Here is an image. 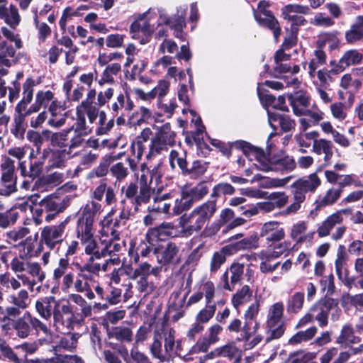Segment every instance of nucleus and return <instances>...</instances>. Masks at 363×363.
Masks as SVG:
<instances>
[{"instance_id":"obj_22","label":"nucleus","mask_w":363,"mask_h":363,"mask_svg":"<svg viewBox=\"0 0 363 363\" xmlns=\"http://www.w3.org/2000/svg\"><path fill=\"white\" fill-rule=\"evenodd\" d=\"M296 166L295 160L291 157L286 156L274 161L269 160L267 163L261 164L260 167L261 171L280 172L284 174L291 172L295 169Z\"/></svg>"},{"instance_id":"obj_40","label":"nucleus","mask_w":363,"mask_h":363,"mask_svg":"<svg viewBox=\"0 0 363 363\" xmlns=\"http://www.w3.org/2000/svg\"><path fill=\"white\" fill-rule=\"evenodd\" d=\"M121 70L120 63L113 62L108 64L103 71L101 78L98 80V84L104 86L106 84H113L114 77L118 75Z\"/></svg>"},{"instance_id":"obj_5","label":"nucleus","mask_w":363,"mask_h":363,"mask_svg":"<svg viewBox=\"0 0 363 363\" xmlns=\"http://www.w3.org/2000/svg\"><path fill=\"white\" fill-rule=\"evenodd\" d=\"M176 133L172 130L169 123H166L159 128L155 135L152 138L150 145V150L146 155L147 160L167 151L169 147L174 145Z\"/></svg>"},{"instance_id":"obj_21","label":"nucleus","mask_w":363,"mask_h":363,"mask_svg":"<svg viewBox=\"0 0 363 363\" xmlns=\"http://www.w3.org/2000/svg\"><path fill=\"white\" fill-rule=\"evenodd\" d=\"M254 16L261 26L266 27L272 30L274 40L277 42L281 34V29L279 22L272 13L269 10L264 9L263 11H255Z\"/></svg>"},{"instance_id":"obj_45","label":"nucleus","mask_w":363,"mask_h":363,"mask_svg":"<svg viewBox=\"0 0 363 363\" xmlns=\"http://www.w3.org/2000/svg\"><path fill=\"white\" fill-rule=\"evenodd\" d=\"M67 248L65 252L64 257H61L57 262V266L53 270H60L62 269H70L69 257L75 255L79 249V242L77 240H72L67 242Z\"/></svg>"},{"instance_id":"obj_12","label":"nucleus","mask_w":363,"mask_h":363,"mask_svg":"<svg viewBox=\"0 0 363 363\" xmlns=\"http://www.w3.org/2000/svg\"><path fill=\"white\" fill-rule=\"evenodd\" d=\"M179 246L173 242H169L164 246L154 248L157 263L162 266L176 265L180 262Z\"/></svg>"},{"instance_id":"obj_11","label":"nucleus","mask_w":363,"mask_h":363,"mask_svg":"<svg viewBox=\"0 0 363 363\" xmlns=\"http://www.w3.org/2000/svg\"><path fill=\"white\" fill-rule=\"evenodd\" d=\"M77 238L80 239L81 243L84 247L86 255H89V259H94L104 258V240L97 243L93 236V230H76Z\"/></svg>"},{"instance_id":"obj_55","label":"nucleus","mask_w":363,"mask_h":363,"mask_svg":"<svg viewBox=\"0 0 363 363\" xmlns=\"http://www.w3.org/2000/svg\"><path fill=\"white\" fill-rule=\"evenodd\" d=\"M19 218V213L14 209H9L4 212H0V228L6 229L13 225Z\"/></svg>"},{"instance_id":"obj_62","label":"nucleus","mask_w":363,"mask_h":363,"mask_svg":"<svg viewBox=\"0 0 363 363\" xmlns=\"http://www.w3.org/2000/svg\"><path fill=\"white\" fill-rule=\"evenodd\" d=\"M346 342L356 343L359 342V337L354 336L353 328L350 325H345L337 337L336 342L338 344H343Z\"/></svg>"},{"instance_id":"obj_47","label":"nucleus","mask_w":363,"mask_h":363,"mask_svg":"<svg viewBox=\"0 0 363 363\" xmlns=\"http://www.w3.org/2000/svg\"><path fill=\"white\" fill-rule=\"evenodd\" d=\"M326 63V54L320 50H315L313 56L308 64V74L311 79H314L316 74L317 69Z\"/></svg>"},{"instance_id":"obj_35","label":"nucleus","mask_w":363,"mask_h":363,"mask_svg":"<svg viewBox=\"0 0 363 363\" xmlns=\"http://www.w3.org/2000/svg\"><path fill=\"white\" fill-rule=\"evenodd\" d=\"M16 114L13 117L12 127L11 128V133L16 138H22L24 135L26 125L25 123L26 117L30 116L32 113L26 111H20L15 108Z\"/></svg>"},{"instance_id":"obj_10","label":"nucleus","mask_w":363,"mask_h":363,"mask_svg":"<svg viewBox=\"0 0 363 363\" xmlns=\"http://www.w3.org/2000/svg\"><path fill=\"white\" fill-rule=\"evenodd\" d=\"M0 168L1 171V184L2 186L0 189V194L8 196L17 190V177L15 174L14 161L10 157H6L3 160Z\"/></svg>"},{"instance_id":"obj_57","label":"nucleus","mask_w":363,"mask_h":363,"mask_svg":"<svg viewBox=\"0 0 363 363\" xmlns=\"http://www.w3.org/2000/svg\"><path fill=\"white\" fill-rule=\"evenodd\" d=\"M39 363H84L83 359L77 355L60 354L46 359H38Z\"/></svg>"},{"instance_id":"obj_9","label":"nucleus","mask_w":363,"mask_h":363,"mask_svg":"<svg viewBox=\"0 0 363 363\" xmlns=\"http://www.w3.org/2000/svg\"><path fill=\"white\" fill-rule=\"evenodd\" d=\"M14 328L17 335L21 338L27 337L32 330L36 333L42 332L45 335L50 334V329L46 324L35 317H33L29 313H26L14 323Z\"/></svg>"},{"instance_id":"obj_32","label":"nucleus","mask_w":363,"mask_h":363,"mask_svg":"<svg viewBox=\"0 0 363 363\" xmlns=\"http://www.w3.org/2000/svg\"><path fill=\"white\" fill-rule=\"evenodd\" d=\"M37 82L32 77L26 79L23 84L22 99L16 106V109L20 111H28V105L33 99L34 87Z\"/></svg>"},{"instance_id":"obj_49","label":"nucleus","mask_w":363,"mask_h":363,"mask_svg":"<svg viewBox=\"0 0 363 363\" xmlns=\"http://www.w3.org/2000/svg\"><path fill=\"white\" fill-rule=\"evenodd\" d=\"M54 325L60 333H67L73 323V318L65 315L63 313L52 312Z\"/></svg>"},{"instance_id":"obj_1","label":"nucleus","mask_w":363,"mask_h":363,"mask_svg":"<svg viewBox=\"0 0 363 363\" xmlns=\"http://www.w3.org/2000/svg\"><path fill=\"white\" fill-rule=\"evenodd\" d=\"M94 274H77L69 271V269L53 270L52 279L60 286L62 291L68 292L73 287L77 293L84 294L89 300H93L96 296L89 282H95Z\"/></svg>"},{"instance_id":"obj_42","label":"nucleus","mask_w":363,"mask_h":363,"mask_svg":"<svg viewBox=\"0 0 363 363\" xmlns=\"http://www.w3.org/2000/svg\"><path fill=\"white\" fill-rule=\"evenodd\" d=\"M362 62L361 52L356 49L346 51L338 62V67L340 71L351 65L359 64Z\"/></svg>"},{"instance_id":"obj_53","label":"nucleus","mask_w":363,"mask_h":363,"mask_svg":"<svg viewBox=\"0 0 363 363\" xmlns=\"http://www.w3.org/2000/svg\"><path fill=\"white\" fill-rule=\"evenodd\" d=\"M74 267L77 270V274H98L101 270V264L91 261L89 259L86 263L81 264L76 262H73Z\"/></svg>"},{"instance_id":"obj_2","label":"nucleus","mask_w":363,"mask_h":363,"mask_svg":"<svg viewBox=\"0 0 363 363\" xmlns=\"http://www.w3.org/2000/svg\"><path fill=\"white\" fill-rule=\"evenodd\" d=\"M141 170L143 172L139 179V190L136 184L131 182L125 190V197L134 206V210L138 211L142 203H147L150 201L152 194H160L164 189V184L152 186V179H148L145 174V170L148 172L146 164L141 165Z\"/></svg>"},{"instance_id":"obj_59","label":"nucleus","mask_w":363,"mask_h":363,"mask_svg":"<svg viewBox=\"0 0 363 363\" xmlns=\"http://www.w3.org/2000/svg\"><path fill=\"white\" fill-rule=\"evenodd\" d=\"M71 129H65L54 133L52 137L51 145L54 147H65L69 145V133Z\"/></svg>"},{"instance_id":"obj_20","label":"nucleus","mask_w":363,"mask_h":363,"mask_svg":"<svg viewBox=\"0 0 363 363\" xmlns=\"http://www.w3.org/2000/svg\"><path fill=\"white\" fill-rule=\"evenodd\" d=\"M241 237H242V234H236L232 236L230 238L231 242L223 247L229 255H233L238 251L255 249L258 247L257 238L252 236L233 242V240H238Z\"/></svg>"},{"instance_id":"obj_43","label":"nucleus","mask_w":363,"mask_h":363,"mask_svg":"<svg viewBox=\"0 0 363 363\" xmlns=\"http://www.w3.org/2000/svg\"><path fill=\"white\" fill-rule=\"evenodd\" d=\"M18 169L21 174L24 177L35 178L38 177L43 170L42 162L38 161L37 159L30 162L29 169H27L26 162L20 161L18 163Z\"/></svg>"},{"instance_id":"obj_13","label":"nucleus","mask_w":363,"mask_h":363,"mask_svg":"<svg viewBox=\"0 0 363 363\" xmlns=\"http://www.w3.org/2000/svg\"><path fill=\"white\" fill-rule=\"evenodd\" d=\"M101 204L94 201L87 202L79 211L76 230H93L94 218L101 211Z\"/></svg>"},{"instance_id":"obj_17","label":"nucleus","mask_w":363,"mask_h":363,"mask_svg":"<svg viewBox=\"0 0 363 363\" xmlns=\"http://www.w3.org/2000/svg\"><path fill=\"white\" fill-rule=\"evenodd\" d=\"M352 214V209L347 208L338 210L328 216L322 224L318 227L317 233L319 237H325L328 235L331 230L336 225L341 224L344 220V216H349Z\"/></svg>"},{"instance_id":"obj_60","label":"nucleus","mask_w":363,"mask_h":363,"mask_svg":"<svg viewBox=\"0 0 363 363\" xmlns=\"http://www.w3.org/2000/svg\"><path fill=\"white\" fill-rule=\"evenodd\" d=\"M212 344L213 343L206 336L201 337L197 340L196 343L192 346L189 352V354L184 356L185 359L186 360L190 359L191 357L189 356L191 354H197L206 352Z\"/></svg>"},{"instance_id":"obj_56","label":"nucleus","mask_w":363,"mask_h":363,"mask_svg":"<svg viewBox=\"0 0 363 363\" xmlns=\"http://www.w3.org/2000/svg\"><path fill=\"white\" fill-rule=\"evenodd\" d=\"M9 301L13 306L25 309L30 303L28 293L25 289L20 290L16 294L10 295Z\"/></svg>"},{"instance_id":"obj_27","label":"nucleus","mask_w":363,"mask_h":363,"mask_svg":"<svg viewBox=\"0 0 363 363\" xmlns=\"http://www.w3.org/2000/svg\"><path fill=\"white\" fill-rule=\"evenodd\" d=\"M68 152L65 150L44 149V156L48 157V170L52 168L65 167L67 160Z\"/></svg>"},{"instance_id":"obj_23","label":"nucleus","mask_w":363,"mask_h":363,"mask_svg":"<svg viewBox=\"0 0 363 363\" xmlns=\"http://www.w3.org/2000/svg\"><path fill=\"white\" fill-rule=\"evenodd\" d=\"M115 213L116 209L112 208L111 211L101 221V224L104 231H105V228H106L108 230H110V233L112 238H115L116 240H119L121 230L123 228H125L127 222L123 219H121L118 216L113 220L112 217Z\"/></svg>"},{"instance_id":"obj_41","label":"nucleus","mask_w":363,"mask_h":363,"mask_svg":"<svg viewBox=\"0 0 363 363\" xmlns=\"http://www.w3.org/2000/svg\"><path fill=\"white\" fill-rule=\"evenodd\" d=\"M16 49L11 43L6 40L0 34V60L4 65H13Z\"/></svg>"},{"instance_id":"obj_30","label":"nucleus","mask_w":363,"mask_h":363,"mask_svg":"<svg viewBox=\"0 0 363 363\" xmlns=\"http://www.w3.org/2000/svg\"><path fill=\"white\" fill-rule=\"evenodd\" d=\"M0 18L3 20L11 29H16L21 22V16L16 6L10 4L0 5Z\"/></svg>"},{"instance_id":"obj_64","label":"nucleus","mask_w":363,"mask_h":363,"mask_svg":"<svg viewBox=\"0 0 363 363\" xmlns=\"http://www.w3.org/2000/svg\"><path fill=\"white\" fill-rule=\"evenodd\" d=\"M345 40L350 44L363 41V28H359L354 24L351 25L350 30L345 33Z\"/></svg>"},{"instance_id":"obj_37","label":"nucleus","mask_w":363,"mask_h":363,"mask_svg":"<svg viewBox=\"0 0 363 363\" xmlns=\"http://www.w3.org/2000/svg\"><path fill=\"white\" fill-rule=\"evenodd\" d=\"M268 121L269 125L274 129L277 130L276 122H278L280 127L284 132L291 130L295 126V121L291 119L289 116H281L277 112L267 110Z\"/></svg>"},{"instance_id":"obj_58","label":"nucleus","mask_w":363,"mask_h":363,"mask_svg":"<svg viewBox=\"0 0 363 363\" xmlns=\"http://www.w3.org/2000/svg\"><path fill=\"white\" fill-rule=\"evenodd\" d=\"M317 333V328L315 326L311 327L305 331H300L296 333L289 339V343L294 345L303 341H308L312 339Z\"/></svg>"},{"instance_id":"obj_61","label":"nucleus","mask_w":363,"mask_h":363,"mask_svg":"<svg viewBox=\"0 0 363 363\" xmlns=\"http://www.w3.org/2000/svg\"><path fill=\"white\" fill-rule=\"evenodd\" d=\"M293 13L307 15L311 13V9L308 6L299 4H288L282 9L284 18H288V16H294Z\"/></svg>"},{"instance_id":"obj_26","label":"nucleus","mask_w":363,"mask_h":363,"mask_svg":"<svg viewBox=\"0 0 363 363\" xmlns=\"http://www.w3.org/2000/svg\"><path fill=\"white\" fill-rule=\"evenodd\" d=\"M261 86V84H258L257 91L259 100L264 104V106H272L274 109H278L283 111H288V108L285 101V97L284 96H279L277 99H276L273 95L265 93V91L262 89Z\"/></svg>"},{"instance_id":"obj_16","label":"nucleus","mask_w":363,"mask_h":363,"mask_svg":"<svg viewBox=\"0 0 363 363\" xmlns=\"http://www.w3.org/2000/svg\"><path fill=\"white\" fill-rule=\"evenodd\" d=\"M123 247V242L119 240H116L112 238L109 240H104V257L109 256L110 257L105 261L103 264H101V270L106 272L109 264L118 265L120 263V258L117 255Z\"/></svg>"},{"instance_id":"obj_31","label":"nucleus","mask_w":363,"mask_h":363,"mask_svg":"<svg viewBox=\"0 0 363 363\" xmlns=\"http://www.w3.org/2000/svg\"><path fill=\"white\" fill-rule=\"evenodd\" d=\"M313 152L318 155H324V165L327 166L331 163L333 155V144L332 141L320 138L315 140L313 144Z\"/></svg>"},{"instance_id":"obj_39","label":"nucleus","mask_w":363,"mask_h":363,"mask_svg":"<svg viewBox=\"0 0 363 363\" xmlns=\"http://www.w3.org/2000/svg\"><path fill=\"white\" fill-rule=\"evenodd\" d=\"M77 340L74 335L62 337L52 346L55 356L62 354L65 351L72 352L77 347Z\"/></svg>"},{"instance_id":"obj_28","label":"nucleus","mask_w":363,"mask_h":363,"mask_svg":"<svg viewBox=\"0 0 363 363\" xmlns=\"http://www.w3.org/2000/svg\"><path fill=\"white\" fill-rule=\"evenodd\" d=\"M96 103L91 104H79L77 106L76 111H79L84 116H87L89 124H93L99 118L98 122L103 123V121L106 117V113L104 111H100Z\"/></svg>"},{"instance_id":"obj_18","label":"nucleus","mask_w":363,"mask_h":363,"mask_svg":"<svg viewBox=\"0 0 363 363\" xmlns=\"http://www.w3.org/2000/svg\"><path fill=\"white\" fill-rule=\"evenodd\" d=\"M235 147L240 149L245 156L250 162H254L253 165L261 170V164L267 163L269 159L267 158L263 151L252 146L249 143L245 141H236L234 143Z\"/></svg>"},{"instance_id":"obj_33","label":"nucleus","mask_w":363,"mask_h":363,"mask_svg":"<svg viewBox=\"0 0 363 363\" xmlns=\"http://www.w3.org/2000/svg\"><path fill=\"white\" fill-rule=\"evenodd\" d=\"M172 197V195L171 193H166L160 196L157 194V196L153 198L152 204L148 206V211L150 212H157L172 216V204L166 202V200Z\"/></svg>"},{"instance_id":"obj_3","label":"nucleus","mask_w":363,"mask_h":363,"mask_svg":"<svg viewBox=\"0 0 363 363\" xmlns=\"http://www.w3.org/2000/svg\"><path fill=\"white\" fill-rule=\"evenodd\" d=\"M341 312L337 300L325 297L311 308L309 312L300 320L299 325H305L315 320L320 327L323 328L328 324L329 315L333 321H336Z\"/></svg>"},{"instance_id":"obj_44","label":"nucleus","mask_w":363,"mask_h":363,"mask_svg":"<svg viewBox=\"0 0 363 363\" xmlns=\"http://www.w3.org/2000/svg\"><path fill=\"white\" fill-rule=\"evenodd\" d=\"M342 193L341 189L331 188L328 189L323 197L315 201L316 208L334 204L340 199Z\"/></svg>"},{"instance_id":"obj_15","label":"nucleus","mask_w":363,"mask_h":363,"mask_svg":"<svg viewBox=\"0 0 363 363\" xmlns=\"http://www.w3.org/2000/svg\"><path fill=\"white\" fill-rule=\"evenodd\" d=\"M259 303L255 301L252 303L246 310L244 317L245 323L242 326V333H240V340H248L252 334H255L259 326V323L255 322V325L252 328V320L257 318L259 311Z\"/></svg>"},{"instance_id":"obj_34","label":"nucleus","mask_w":363,"mask_h":363,"mask_svg":"<svg viewBox=\"0 0 363 363\" xmlns=\"http://www.w3.org/2000/svg\"><path fill=\"white\" fill-rule=\"evenodd\" d=\"M289 101L294 113L298 116H302L308 110L310 105L309 96L303 93H299L295 96L290 94Z\"/></svg>"},{"instance_id":"obj_6","label":"nucleus","mask_w":363,"mask_h":363,"mask_svg":"<svg viewBox=\"0 0 363 363\" xmlns=\"http://www.w3.org/2000/svg\"><path fill=\"white\" fill-rule=\"evenodd\" d=\"M161 272L160 267H152L147 262H142L135 268L133 280H135V288L144 296L152 294L156 289L155 283L150 279V275L158 276Z\"/></svg>"},{"instance_id":"obj_63","label":"nucleus","mask_w":363,"mask_h":363,"mask_svg":"<svg viewBox=\"0 0 363 363\" xmlns=\"http://www.w3.org/2000/svg\"><path fill=\"white\" fill-rule=\"evenodd\" d=\"M306 230L307 223L306 222L301 221L296 223L291 228L290 237L298 243L303 242L306 240V237L302 236V235Z\"/></svg>"},{"instance_id":"obj_52","label":"nucleus","mask_w":363,"mask_h":363,"mask_svg":"<svg viewBox=\"0 0 363 363\" xmlns=\"http://www.w3.org/2000/svg\"><path fill=\"white\" fill-rule=\"evenodd\" d=\"M252 295V291L250 286L244 285L239 291H238L232 298L233 305L235 308H238L240 306L248 302Z\"/></svg>"},{"instance_id":"obj_46","label":"nucleus","mask_w":363,"mask_h":363,"mask_svg":"<svg viewBox=\"0 0 363 363\" xmlns=\"http://www.w3.org/2000/svg\"><path fill=\"white\" fill-rule=\"evenodd\" d=\"M55 302L53 297H45L35 302V309L38 315L45 320H48L52 314V303Z\"/></svg>"},{"instance_id":"obj_36","label":"nucleus","mask_w":363,"mask_h":363,"mask_svg":"<svg viewBox=\"0 0 363 363\" xmlns=\"http://www.w3.org/2000/svg\"><path fill=\"white\" fill-rule=\"evenodd\" d=\"M54 100V94L50 91L40 90L35 94V102L28 107V112L38 113L42 107L47 108Z\"/></svg>"},{"instance_id":"obj_51","label":"nucleus","mask_w":363,"mask_h":363,"mask_svg":"<svg viewBox=\"0 0 363 363\" xmlns=\"http://www.w3.org/2000/svg\"><path fill=\"white\" fill-rule=\"evenodd\" d=\"M229 255L223 247L220 250L213 252L210 262L211 274L216 273L220 267L225 262L226 256Z\"/></svg>"},{"instance_id":"obj_19","label":"nucleus","mask_w":363,"mask_h":363,"mask_svg":"<svg viewBox=\"0 0 363 363\" xmlns=\"http://www.w3.org/2000/svg\"><path fill=\"white\" fill-rule=\"evenodd\" d=\"M156 28V24L153 22V18L151 11H148L145 14V17L138 21H134L130 27V33H132L133 38H136V33H142L146 37V39L141 40L142 44H145L148 41L149 38Z\"/></svg>"},{"instance_id":"obj_48","label":"nucleus","mask_w":363,"mask_h":363,"mask_svg":"<svg viewBox=\"0 0 363 363\" xmlns=\"http://www.w3.org/2000/svg\"><path fill=\"white\" fill-rule=\"evenodd\" d=\"M151 116L152 112L149 108L140 106L129 116L128 123L131 126L141 125L147 122Z\"/></svg>"},{"instance_id":"obj_25","label":"nucleus","mask_w":363,"mask_h":363,"mask_svg":"<svg viewBox=\"0 0 363 363\" xmlns=\"http://www.w3.org/2000/svg\"><path fill=\"white\" fill-rule=\"evenodd\" d=\"M170 236H174V225L171 223H163L157 227L149 229L146 233V240L150 244Z\"/></svg>"},{"instance_id":"obj_8","label":"nucleus","mask_w":363,"mask_h":363,"mask_svg":"<svg viewBox=\"0 0 363 363\" xmlns=\"http://www.w3.org/2000/svg\"><path fill=\"white\" fill-rule=\"evenodd\" d=\"M284 314V303L281 301L277 302L269 306L267 316V328L270 331V337L267 341L272 339H278L284 333V328L281 323Z\"/></svg>"},{"instance_id":"obj_38","label":"nucleus","mask_w":363,"mask_h":363,"mask_svg":"<svg viewBox=\"0 0 363 363\" xmlns=\"http://www.w3.org/2000/svg\"><path fill=\"white\" fill-rule=\"evenodd\" d=\"M172 204V216H178L184 211L189 209L193 204V201L188 191H183Z\"/></svg>"},{"instance_id":"obj_24","label":"nucleus","mask_w":363,"mask_h":363,"mask_svg":"<svg viewBox=\"0 0 363 363\" xmlns=\"http://www.w3.org/2000/svg\"><path fill=\"white\" fill-rule=\"evenodd\" d=\"M260 236L264 238L269 242H277L284 238L285 231L278 222L270 221L262 226Z\"/></svg>"},{"instance_id":"obj_54","label":"nucleus","mask_w":363,"mask_h":363,"mask_svg":"<svg viewBox=\"0 0 363 363\" xmlns=\"http://www.w3.org/2000/svg\"><path fill=\"white\" fill-rule=\"evenodd\" d=\"M76 121L70 129L74 130L78 135H87L91 133L92 128L86 124V118L82 113L76 111Z\"/></svg>"},{"instance_id":"obj_50","label":"nucleus","mask_w":363,"mask_h":363,"mask_svg":"<svg viewBox=\"0 0 363 363\" xmlns=\"http://www.w3.org/2000/svg\"><path fill=\"white\" fill-rule=\"evenodd\" d=\"M304 303V294L296 292L287 301L286 310L289 313H297L303 308Z\"/></svg>"},{"instance_id":"obj_14","label":"nucleus","mask_w":363,"mask_h":363,"mask_svg":"<svg viewBox=\"0 0 363 363\" xmlns=\"http://www.w3.org/2000/svg\"><path fill=\"white\" fill-rule=\"evenodd\" d=\"M320 179L316 172L294 182L291 185L293 192L299 201H304L307 192H313L320 185Z\"/></svg>"},{"instance_id":"obj_29","label":"nucleus","mask_w":363,"mask_h":363,"mask_svg":"<svg viewBox=\"0 0 363 363\" xmlns=\"http://www.w3.org/2000/svg\"><path fill=\"white\" fill-rule=\"evenodd\" d=\"M134 106V103L129 95L120 92L111 103L110 109L113 116H117L121 112L130 113Z\"/></svg>"},{"instance_id":"obj_7","label":"nucleus","mask_w":363,"mask_h":363,"mask_svg":"<svg viewBox=\"0 0 363 363\" xmlns=\"http://www.w3.org/2000/svg\"><path fill=\"white\" fill-rule=\"evenodd\" d=\"M69 219L67 218L57 225H46L40 232V242L50 250H53L60 245L66 237V228Z\"/></svg>"},{"instance_id":"obj_4","label":"nucleus","mask_w":363,"mask_h":363,"mask_svg":"<svg viewBox=\"0 0 363 363\" xmlns=\"http://www.w3.org/2000/svg\"><path fill=\"white\" fill-rule=\"evenodd\" d=\"M217 205L215 201H208L193 209L189 215L181 217L180 223L187 235L200 230L215 214Z\"/></svg>"}]
</instances>
